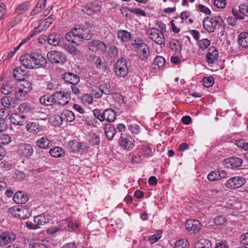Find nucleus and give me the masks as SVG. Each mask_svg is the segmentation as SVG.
<instances>
[{"label": "nucleus", "instance_id": "obj_19", "mask_svg": "<svg viewBox=\"0 0 248 248\" xmlns=\"http://www.w3.org/2000/svg\"><path fill=\"white\" fill-rule=\"evenodd\" d=\"M218 56L217 50L214 46L210 47L206 56V61L209 64H213L217 61Z\"/></svg>", "mask_w": 248, "mask_h": 248}, {"label": "nucleus", "instance_id": "obj_20", "mask_svg": "<svg viewBox=\"0 0 248 248\" xmlns=\"http://www.w3.org/2000/svg\"><path fill=\"white\" fill-rule=\"evenodd\" d=\"M63 39L62 35L60 34H56L53 33L50 34L47 38V42L50 45L57 46L58 45H61Z\"/></svg>", "mask_w": 248, "mask_h": 248}, {"label": "nucleus", "instance_id": "obj_41", "mask_svg": "<svg viewBox=\"0 0 248 248\" xmlns=\"http://www.w3.org/2000/svg\"><path fill=\"white\" fill-rule=\"evenodd\" d=\"M62 47L65 51L72 55H75L79 52L75 46L70 44L63 43Z\"/></svg>", "mask_w": 248, "mask_h": 248}, {"label": "nucleus", "instance_id": "obj_60", "mask_svg": "<svg viewBox=\"0 0 248 248\" xmlns=\"http://www.w3.org/2000/svg\"><path fill=\"white\" fill-rule=\"evenodd\" d=\"M108 53L111 57H116L118 56V50L115 46H111L108 49Z\"/></svg>", "mask_w": 248, "mask_h": 248}, {"label": "nucleus", "instance_id": "obj_24", "mask_svg": "<svg viewBox=\"0 0 248 248\" xmlns=\"http://www.w3.org/2000/svg\"><path fill=\"white\" fill-rule=\"evenodd\" d=\"M36 146L41 149H47L51 146V140L46 136L38 139L36 141Z\"/></svg>", "mask_w": 248, "mask_h": 248}, {"label": "nucleus", "instance_id": "obj_16", "mask_svg": "<svg viewBox=\"0 0 248 248\" xmlns=\"http://www.w3.org/2000/svg\"><path fill=\"white\" fill-rule=\"evenodd\" d=\"M17 152L20 156L29 158L32 155L33 149L30 144L22 143L19 146Z\"/></svg>", "mask_w": 248, "mask_h": 248}, {"label": "nucleus", "instance_id": "obj_22", "mask_svg": "<svg viewBox=\"0 0 248 248\" xmlns=\"http://www.w3.org/2000/svg\"><path fill=\"white\" fill-rule=\"evenodd\" d=\"M16 99L9 96H4L0 100L1 105L6 108H14L16 107Z\"/></svg>", "mask_w": 248, "mask_h": 248}, {"label": "nucleus", "instance_id": "obj_1", "mask_svg": "<svg viewBox=\"0 0 248 248\" xmlns=\"http://www.w3.org/2000/svg\"><path fill=\"white\" fill-rule=\"evenodd\" d=\"M20 62L25 68L34 69L44 67L47 61L45 57L38 53L26 54L20 58Z\"/></svg>", "mask_w": 248, "mask_h": 248}, {"label": "nucleus", "instance_id": "obj_45", "mask_svg": "<svg viewBox=\"0 0 248 248\" xmlns=\"http://www.w3.org/2000/svg\"><path fill=\"white\" fill-rule=\"evenodd\" d=\"M214 83V78L212 76L205 77L202 78V84L206 88L212 87Z\"/></svg>", "mask_w": 248, "mask_h": 248}, {"label": "nucleus", "instance_id": "obj_6", "mask_svg": "<svg viewBox=\"0 0 248 248\" xmlns=\"http://www.w3.org/2000/svg\"><path fill=\"white\" fill-rule=\"evenodd\" d=\"M89 49L93 52L105 53L107 52V47L103 42L97 39H94L88 43Z\"/></svg>", "mask_w": 248, "mask_h": 248}, {"label": "nucleus", "instance_id": "obj_14", "mask_svg": "<svg viewBox=\"0 0 248 248\" xmlns=\"http://www.w3.org/2000/svg\"><path fill=\"white\" fill-rule=\"evenodd\" d=\"M224 165L228 169H234L241 166L243 160L241 158L232 156L224 160Z\"/></svg>", "mask_w": 248, "mask_h": 248}, {"label": "nucleus", "instance_id": "obj_63", "mask_svg": "<svg viewBox=\"0 0 248 248\" xmlns=\"http://www.w3.org/2000/svg\"><path fill=\"white\" fill-rule=\"evenodd\" d=\"M30 248H47L44 244L39 242H34L31 244L29 246Z\"/></svg>", "mask_w": 248, "mask_h": 248}, {"label": "nucleus", "instance_id": "obj_4", "mask_svg": "<svg viewBox=\"0 0 248 248\" xmlns=\"http://www.w3.org/2000/svg\"><path fill=\"white\" fill-rule=\"evenodd\" d=\"M47 58L52 63L63 64L66 60L65 55L59 51L51 50L47 54Z\"/></svg>", "mask_w": 248, "mask_h": 248}, {"label": "nucleus", "instance_id": "obj_30", "mask_svg": "<svg viewBox=\"0 0 248 248\" xmlns=\"http://www.w3.org/2000/svg\"><path fill=\"white\" fill-rule=\"evenodd\" d=\"M47 217L48 216L46 217L44 214H41L34 217L33 221L38 226V228H40L41 225H44L48 222L49 218Z\"/></svg>", "mask_w": 248, "mask_h": 248}, {"label": "nucleus", "instance_id": "obj_26", "mask_svg": "<svg viewBox=\"0 0 248 248\" xmlns=\"http://www.w3.org/2000/svg\"><path fill=\"white\" fill-rule=\"evenodd\" d=\"M25 70L21 67H16L13 71V76L18 81L23 80L26 78Z\"/></svg>", "mask_w": 248, "mask_h": 248}, {"label": "nucleus", "instance_id": "obj_13", "mask_svg": "<svg viewBox=\"0 0 248 248\" xmlns=\"http://www.w3.org/2000/svg\"><path fill=\"white\" fill-rule=\"evenodd\" d=\"M101 10V6L95 2H89L84 6L83 11L87 15L91 16L100 12Z\"/></svg>", "mask_w": 248, "mask_h": 248}, {"label": "nucleus", "instance_id": "obj_35", "mask_svg": "<svg viewBox=\"0 0 248 248\" xmlns=\"http://www.w3.org/2000/svg\"><path fill=\"white\" fill-rule=\"evenodd\" d=\"M116 130L115 128L110 124H106L105 127V133L106 136L108 140L112 139L115 135Z\"/></svg>", "mask_w": 248, "mask_h": 248}, {"label": "nucleus", "instance_id": "obj_34", "mask_svg": "<svg viewBox=\"0 0 248 248\" xmlns=\"http://www.w3.org/2000/svg\"><path fill=\"white\" fill-rule=\"evenodd\" d=\"M50 155L54 157H61L64 156V151L60 147H54L49 150Z\"/></svg>", "mask_w": 248, "mask_h": 248}, {"label": "nucleus", "instance_id": "obj_21", "mask_svg": "<svg viewBox=\"0 0 248 248\" xmlns=\"http://www.w3.org/2000/svg\"><path fill=\"white\" fill-rule=\"evenodd\" d=\"M13 200L17 204H24L28 201L29 196L22 191H18L14 195Z\"/></svg>", "mask_w": 248, "mask_h": 248}, {"label": "nucleus", "instance_id": "obj_29", "mask_svg": "<svg viewBox=\"0 0 248 248\" xmlns=\"http://www.w3.org/2000/svg\"><path fill=\"white\" fill-rule=\"evenodd\" d=\"M169 47L175 53L180 52L182 50V45L180 42L176 39H171L169 42Z\"/></svg>", "mask_w": 248, "mask_h": 248}, {"label": "nucleus", "instance_id": "obj_62", "mask_svg": "<svg viewBox=\"0 0 248 248\" xmlns=\"http://www.w3.org/2000/svg\"><path fill=\"white\" fill-rule=\"evenodd\" d=\"M198 8L200 12L203 13L206 15H209L211 14V11L209 9L203 5L199 4Z\"/></svg>", "mask_w": 248, "mask_h": 248}, {"label": "nucleus", "instance_id": "obj_12", "mask_svg": "<svg viewBox=\"0 0 248 248\" xmlns=\"http://www.w3.org/2000/svg\"><path fill=\"white\" fill-rule=\"evenodd\" d=\"M69 93L62 91L56 92L53 93L55 103L64 106L68 104L70 100Z\"/></svg>", "mask_w": 248, "mask_h": 248}, {"label": "nucleus", "instance_id": "obj_2", "mask_svg": "<svg viewBox=\"0 0 248 248\" xmlns=\"http://www.w3.org/2000/svg\"><path fill=\"white\" fill-rule=\"evenodd\" d=\"M65 37L68 42L79 45L83 40H90L92 35L90 34V30L88 28H80L77 25L73 30L65 34Z\"/></svg>", "mask_w": 248, "mask_h": 248}, {"label": "nucleus", "instance_id": "obj_58", "mask_svg": "<svg viewBox=\"0 0 248 248\" xmlns=\"http://www.w3.org/2000/svg\"><path fill=\"white\" fill-rule=\"evenodd\" d=\"M210 44V42L208 39H203L199 42V46L201 49L204 50L208 47Z\"/></svg>", "mask_w": 248, "mask_h": 248}, {"label": "nucleus", "instance_id": "obj_27", "mask_svg": "<svg viewBox=\"0 0 248 248\" xmlns=\"http://www.w3.org/2000/svg\"><path fill=\"white\" fill-rule=\"evenodd\" d=\"M238 43L243 47L248 46V32H242L238 37Z\"/></svg>", "mask_w": 248, "mask_h": 248}, {"label": "nucleus", "instance_id": "obj_18", "mask_svg": "<svg viewBox=\"0 0 248 248\" xmlns=\"http://www.w3.org/2000/svg\"><path fill=\"white\" fill-rule=\"evenodd\" d=\"M27 131L31 134H37L43 131V126L38 123L33 122L28 123L26 125Z\"/></svg>", "mask_w": 248, "mask_h": 248}, {"label": "nucleus", "instance_id": "obj_47", "mask_svg": "<svg viewBox=\"0 0 248 248\" xmlns=\"http://www.w3.org/2000/svg\"><path fill=\"white\" fill-rule=\"evenodd\" d=\"M165 59L160 56H156L154 61V63L155 65H157L159 69L162 68L165 63Z\"/></svg>", "mask_w": 248, "mask_h": 248}, {"label": "nucleus", "instance_id": "obj_43", "mask_svg": "<svg viewBox=\"0 0 248 248\" xmlns=\"http://www.w3.org/2000/svg\"><path fill=\"white\" fill-rule=\"evenodd\" d=\"M17 109L21 113H27L31 109V105L26 102H23L19 105Z\"/></svg>", "mask_w": 248, "mask_h": 248}, {"label": "nucleus", "instance_id": "obj_36", "mask_svg": "<svg viewBox=\"0 0 248 248\" xmlns=\"http://www.w3.org/2000/svg\"><path fill=\"white\" fill-rule=\"evenodd\" d=\"M14 87L10 83L3 84L1 86H0V91L3 94H10L14 92Z\"/></svg>", "mask_w": 248, "mask_h": 248}, {"label": "nucleus", "instance_id": "obj_42", "mask_svg": "<svg viewBox=\"0 0 248 248\" xmlns=\"http://www.w3.org/2000/svg\"><path fill=\"white\" fill-rule=\"evenodd\" d=\"M28 93L26 91L19 88L15 93V97L19 100H25L27 98Z\"/></svg>", "mask_w": 248, "mask_h": 248}, {"label": "nucleus", "instance_id": "obj_40", "mask_svg": "<svg viewBox=\"0 0 248 248\" xmlns=\"http://www.w3.org/2000/svg\"><path fill=\"white\" fill-rule=\"evenodd\" d=\"M25 116L22 115L20 116L17 113H12L10 117V120L11 123L13 124L16 125H21V122L20 120V118H25Z\"/></svg>", "mask_w": 248, "mask_h": 248}, {"label": "nucleus", "instance_id": "obj_61", "mask_svg": "<svg viewBox=\"0 0 248 248\" xmlns=\"http://www.w3.org/2000/svg\"><path fill=\"white\" fill-rule=\"evenodd\" d=\"M214 4L218 8H223L226 5V0H214Z\"/></svg>", "mask_w": 248, "mask_h": 248}, {"label": "nucleus", "instance_id": "obj_44", "mask_svg": "<svg viewBox=\"0 0 248 248\" xmlns=\"http://www.w3.org/2000/svg\"><path fill=\"white\" fill-rule=\"evenodd\" d=\"M21 81L22 82L20 84L19 88L26 91L29 93L32 89L31 84L29 80H25V79Z\"/></svg>", "mask_w": 248, "mask_h": 248}, {"label": "nucleus", "instance_id": "obj_53", "mask_svg": "<svg viewBox=\"0 0 248 248\" xmlns=\"http://www.w3.org/2000/svg\"><path fill=\"white\" fill-rule=\"evenodd\" d=\"M219 177L217 171H212L208 174L207 178L210 181H215L219 180Z\"/></svg>", "mask_w": 248, "mask_h": 248}, {"label": "nucleus", "instance_id": "obj_7", "mask_svg": "<svg viewBox=\"0 0 248 248\" xmlns=\"http://www.w3.org/2000/svg\"><path fill=\"white\" fill-rule=\"evenodd\" d=\"M127 62L125 59L121 58L117 61L115 67L116 75L121 77H125L128 73Z\"/></svg>", "mask_w": 248, "mask_h": 248}, {"label": "nucleus", "instance_id": "obj_50", "mask_svg": "<svg viewBox=\"0 0 248 248\" xmlns=\"http://www.w3.org/2000/svg\"><path fill=\"white\" fill-rule=\"evenodd\" d=\"M11 141V137L7 134L0 135V145H8Z\"/></svg>", "mask_w": 248, "mask_h": 248}, {"label": "nucleus", "instance_id": "obj_49", "mask_svg": "<svg viewBox=\"0 0 248 248\" xmlns=\"http://www.w3.org/2000/svg\"><path fill=\"white\" fill-rule=\"evenodd\" d=\"M131 9H132L127 7H123L121 8V11L123 16H125L126 18L131 19L133 16L132 12H131Z\"/></svg>", "mask_w": 248, "mask_h": 248}, {"label": "nucleus", "instance_id": "obj_33", "mask_svg": "<svg viewBox=\"0 0 248 248\" xmlns=\"http://www.w3.org/2000/svg\"><path fill=\"white\" fill-rule=\"evenodd\" d=\"M103 93L108 95L113 93V88L111 87L110 82L108 81L104 82L99 87Z\"/></svg>", "mask_w": 248, "mask_h": 248}, {"label": "nucleus", "instance_id": "obj_55", "mask_svg": "<svg viewBox=\"0 0 248 248\" xmlns=\"http://www.w3.org/2000/svg\"><path fill=\"white\" fill-rule=\"evenodd\" d=\"M93 113L94 116L100 121L102 122L105 120V118L103 115V112H102L101 110L97 108L93 110Z\"/></svg>", "mask_w": 248, "mask_h": 248}, {"label": "nucleus", "instance_id": "obj_37", "mask_svg": "<svg viewBox=\"0 0 248 248\" xmlns=\"http://www.w3.org/2000/svg\"><path fill=\"white\" fill-rule=\"evenodd\" d=\"M196 248H211L212 244L210 241L205 238L200 239L195 244Z\"/></svg>", "mask_w": 248, "mask_h": 248}, {"label": "nucleus", "instance_id": "obj_3", "mask_svg": "<svg viewBox=\"0 0 248 248\" xmlns=\"http://www.w3.org/2000/svg\"><path fill=\"white\" fill-rule=\"evenodd\" d=\"M203 27L209 32H213L216 30L223 31L225 29L223 20L220 16H215L210 18L206 16L202 22Z\"/></svg>", "mask_w": 248, "mask_h": 248}, {"label": "nucleus", "instance_id": "obj_25", "mask_svg": "<svg viewBox=\"0 0 248 248\" xmlns=\"http://www.w3.org/2000/svg\"><path fill=\"white\" fill-rule=\"evenodd\" d=\"M82 145L77 140H71L69 142L67 148L71 153L79 152L82 150Z\"/></svg>", "mask_w": 248, "mask_h": 248}, {"label": "nucleus", "instance_id": "obj_38", "mask_svg": "<svg viewBox=\"0 0 248 248\" xmlns=\"http://www.w3.org/2000/svg\"><path fill=\"white\" fill-rule=\"evenodd\" d=\"M117 37L123 42H127L131 38V34L125 30H119L117 32Z\"/></svg>", "mask_w": 248, "mask_h": 248}, {"label": "nucleus", "instance_id": "obj_56", "mask_svg": "<svg viewBox=\"0 0 248 248\" xmlns=\"http://www.w3.org/2000/svg\"><path fill=\"white\" fill-rule=\"evenodd\" d=\"M56 19L54 15H51L49 16L45 20L44 22V27L45 28H48L50 25L54 22Z\"/></svg>", "mask_w": 248, "mask_h": 248}, {"label": "nucleus", "instance_id": "obj_39", "mask_svg": "<svg viewBox=\"0 0 248 248\" xmlns=\"http://www.w3.org/2000/svg\"><path fill=\"white\" fill-rule=\"evenodd\" d=\"M89 61L91 63L94 64L97 68H101L102 63L100 57L94 55H90L89 57Z\"/></svg>", "mask_w": 248, "mask_h": 248}, {"label": "nucleus", "instance_id": "obj_31", "mask_svg": "<svg viewBox=\"0 0 248 248\" xmlns=\"http://www.w3.org/2000/svg\"><path fill=\"white\" fill-rule=\"evenodd\" d=\"M16 211L19 212L18 216L22 219H27L31 216V210L25 206H21L20 208H17Z\"/></svg>", "mask_w": 248, "mask_h": 248}, {"label": "nucleus", "instance_id": "obj_64", "mask_svg": "<svg viewBox=\"0 0 248 248\" xmlns=\"http://www.w3.org/2000/svg\"><path fill=\"white\" fill-rule=\"evenodd\" d=\"M240 241L245 245H248V232L242 234L240 236Z\"/></svg>", "mask_w": 248, "mask_h": 248}, {"label": "nucleus", "instance_id": "obj_9", "mask_svg": "<svg viewBox=\"0 0 248 248\" xmlns=\"http://www.w3.org/2000/svg\"><path fill=\"white\" fill-rule=\"evenodd\" d=\"M138 42V43L134 44L133 46L138 49V53L140 59L141 60H144L149 55V47L146 44L140 42L139 41Z\"/></svg>", "mask_w": 248, "mask_h": 248}, {"label": "nucleus", "instance_id": "obj_59", "mask_svg": "<svg viewBox=\"0 0 248 248\" xmlns=\"http://www.w3.org/2000/svg\"><path fill=\"white\" fill-rule=\"evenodd\" d=\"M143 155L146 157H149L152 156V149L149 146H144L141 148Z\"/></svg>", "mask_w": 248, "mask_h": 248}, {"label": "nucleus", "instance_id": "obj_17", "mask_svg": "<svg viewBox=\"0 0 248 248\" xmlns=\"http://www.w3.org/2000/svg\"><path fill=\"white\" fill-rule=\"evenodd\" d=\"M62 77L65 82L71 84H78L80 81L79 77L71 72H65L62 74Z\"/></svg>", "mask_w": 248, "mask_h": 248}, {"label": "nucleus", "instance_id": "obj_11", "mask_svg": "<svg viewBox=\"0 0 248 248\" xmlns=\"http://www.w3.org/2000/svg\"><path fill=\"white\" fill-rule=\"evenodd\" d=\"M185 226L190 233L195 234L200 231L202 225L198 220L191 219L186 220Z\"/></svg>", "mask_w": 248, "mask_h": 248}, {"label": "nucleus", "instance_id": "obj_52", "mask_svg": "<svg viewBox=\"0 0 248 248\" xmlns=\"http://www.w3.org/2000/svg\"><path fill=\"white\" fill-rule=\"evenodd\" d=\"M187 241L186 239H183L177 241L175 244V248H187Z\"/></svg>", "mask_w": 248, "mask_h": 248}, {"label": "nucleus", "instance_id": "obj_57", "mask_svg": "<svg viewBox=\"0 0 248 248\" xmlns=\"http://www.w3.org/2000/svg\"><path fill=\"white\" fill-rule=\"evenodd\" d=\"M239 12L242 15L248 16V3H243L239 6Z\"/></svg>", "mask_w": 248, "mask_h": 248}, {"label": "nucleus", "instance_id": "obj_28", "mask_svg": "<svg viewBox=\"0 0 248 248\" xmlns=\"http://www.w3.org/2000/svg\"><path fill=\"white\" fill-rule=\"evenodd\" d=\"M103 115L105 120L109 122H113L116 117V111L112 109H106L103 111Z\"/></svg>", "mask_w": 248, "mask_h": 248}, {"label": "nucleus", "instance_id": "obj_51", "mask_svg": "<svg viewBox=\"0 0 248 248\" xmlns=\"http://www.w3.org/2000/svg\"><path fill=\"white\" fill-rule=\"evenodd\" d=\"M28 2L26 1L18 5L16 11L19 14H22L28 9Z\"/></svg>", "mask_w": 248, "mask_h": 248}, {"label": "nucleus", "instance_id": "obj_15", "mask_svg": "<svg viewBox=\"0 0 248 248\" xmlns=\"http://www.w3.org/2000/svg\"><path fill=\"white\" fill-rule=\"evenodd\" d=\"M134 142L133 138L125 134H121L119 144L123 148L126 150H131L134 146Z\"/></svg>", "mask_w": 248, "mask_h": 248}, {"label": "nucleus", "instance_id": "obj_8", "mask_svg": "<svg viewBox=\"0 0 248 248\" xmlns=\"http://www.w3.org/2000/svg\"><path fill=\"white\" fill-rule=\"evenodd\" d=\"M16 238V235L11 231H5L0 234V246L4 247L14 242Z\"/></svg>", "mask_w": 248, "mask_h": 248}, {"label": "nucleus", "instance_id": "obj_23", "mask_svg": "<svg viewBox=\"0 0 248 248\" xmlns=\"http://www.w3.org/2000/svg\"><path fill=\"white\" fill-rule=\"evenodd\" d=\"M57 118L62 119L63 122L67 123L73 122L75 119V116L72 111L65 109Z\"/></svg>", "mask_w": 248, "mask_h": 248}, {"label": "nucleus", "instance_id": "obj_54", "mask_svg": "<svg viewBox=\"0 0 248 248\" xmlns=\"http://www.w3.org/2000/svg\"><path fill=\"white\" fill-rule=\"evenodd\" d=\"M214 222L217 225H223L226 223V219L222 216H218L214 218Z\"/></svg>", "mask_w": 248, "mask_h": 248}, {"label": "nucleus", "instance_id": "obj_46", "mask_svg": "<svg viewBox=\"0 0 248 248\" xmlns=\"http://www.w3.org/2000/svg\"><path fill=\"white\" fill-rule=\"evenodd\" d=\"M235 144L239 148L248 152V142H246L245 140H237L235 141Z\"/></svg>", "mask_w": 248, "mask_h": 248}, {"label": "nucleus", "instance_id": "obj_10", "mask_svg": "<svg viewBox=\"0 0 248 248\" xmlns=\"http://www.w3.org/2000/svg\"><path fill=\"white\" fill-rule=\"evenodd\" d=\"M246 183L244 178L240 176H234L229 178L226 182L225 186L229 188H237Z\"/></svg>", "mask_w": 248, "mask_h": 248}, {"label": "nucleus", "instance_id": "obj_48", "mask_svg": "<svg viewBox=\"0 0 248 248\" xmlns=\"http://www.w3.org/2000/svg\"><path fill=\"white\" fill-rule=\"evenodd\" d=\"M80 99L84 104H90L92 103L93 100V96L87 93L82 94V96L80 97Z\"/></svg>", "mask_w": 248, "mask_h": 248}, {"label": "nucleus", "instance_id": "obj_32", "mask_svg": "<svg viewBox=\"0 0 248 248\" xmlns=\"http://www.w3.org/2000/svg\"><path fill=\"white\" fill-rule=\"evenodd\" d=\"M40 102L45 106H51L55 103L53 94L52 95H46L40 98Z\"/></svg>", "mask_w": 248, "mask_h": 248}, {"label": "nucleus", "instance_id": "obj_5", "mask_svg": "<svg viewBox=\"0 0 248 248\" xmlns=\"http://www.w3.org/2000/svg\"><path fill=\"white\" fill-rule=\"evenodd\" d=\"M148 37L159 45L165 43V38L164 33L155 28H152L148 31Z\"/></svg>", "mask_w": 248, "mask_h": 248}]
</instances>
